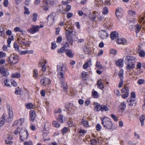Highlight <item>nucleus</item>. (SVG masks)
Returning a JSON list of instances; mask_svg holds the SVG:
<instances>
[{"instance_id":"f257e3e1","label":"nucleus","mask_w":145,"mask_h":145,"mask_svg":"<svg viewBox=\"0 0 145 145\" xmlns=\"http://www.w3.org/2000/svg\"><path fill=\"white\" fill-rule=\"evenodd\" d=\"M57 69L58 76L60 78L64 80L65 79V77L63 73L67 71L66 66L63 63H60L57 65Z\"/></svg>"},{"instance_id":"f03ea898","label":"nucleus","mask_w":145,"mask_h":145,"mask_svg":"<svg viewBox=\"0 0 145 145\" xmlns=\"http://www.w3.org/2000/svg\"><path fill=\"white\" fill-rule=\"evenodd\" d=\"M67 27H64V29L66 30L65 35L67 41L68 42L72 45L73 42V40L72 36V35L73 32V29L70 27H69L68 29L66 28Z\"/></svg>"},{"instance_id":"7ed1b4c3","label":"nucleus","mask_w":145,"mask_h":145,"mask_svg":"<svg viewBox=\"0 0 145 145\" xmlns=\"http://www.w3.org/2000/svg\"><path fill=\"white\" fill-rule=\"evenodd\" d=\"M101 123L105 128L108 129H113L112 123L110 119L107 117L104 118Z\"/></svg>"},{"instance_id":"20e7f679","label":"nucleus","mask_w":145,"mask_h":145,"mask_svg":"<svg viewBox=\"0 0 145 145\" xmlns=\"http://www.w3.org/2000/svg\"><path fill=\"white\" fill-rule=\"evenodd\" d=\"M28 135L29 133L25 128H23L21 129L20 137L21 141L24 142L27 138Z\"/></svg>"},{"instance_id":"39448f33","label":"nucleus","mask_w":145,"mask_h":145,"mask_svg":"<svg viewBox=\"0 0 145 145\" xmlns=\"http://www.w3.org/2000/svg\"><path fill=\"white\" fill-rule=\"evenodd\" d=\"M18 61V57L14 54H11L9 57L8 61L12 64L17 63Z\"/></svg>"},{"instance_id":"423d86ee","label":"nucleus","mask_w":145,"mask_h":145,"mask_svg":"<svg viewBox=\"0 0 145 145\" xmlns=\"http://www.w3.org/2000/svg\"><path fill=\"white\" fill-rule=\"evenodd\" d=\"M55 16V13L53 12L51 13L48 16L47 18V23L50 26L53 24Z\"/></svg>"},{"instance_id":"0eeeda50","label":"nucleus","mask_w":145,"mask_h":145,"mask_svg":"<svg viewBox=\"0 0 145 145\" xmlns=\"http://www.w3.org/2000/svg\"><path fill=\"white\" fill-rule=\"evenodd\" d=\"M40 29V26L39 25H33L29 29H27L28 32L31 34H33L38 31Z\"/></svg>"},{"instance_id":"6e6552de","label":"nucleus","mask_w":145,"mask_h":145,"mask_svg":"<svg viewBox=\"0 0 145 145\" xmlns=\"http://www.w3.org/2000/svg\"><path fill=\"white\" fill-rule=\"evenodd\" d=\"M52 3V2L50 0H44L43 1L44 10H48Z\"/></svg>"},{"instance_id":"1a4fd4ad","label":"nucleus","mask_w":145,"mask_h":145,"mask_svg":"<svg viewBox=\"0 0 145 145\" xmlns=\"http://www.w3.org/2000/svg\"><path fill=\"white\" fill-rule=\"evenodd\" d=\"M136 58L131 56H126L125 59L127 63H135L136 62Z\"/></svg>"},{"instance_id":"9d476101","label":"nucleus","mask_w":145,"mask_h":145,"mask_svg":"<svg viewBox=\"0 0 145 145\" xmlns=\"http://www.w3.org/2000/svg\"><path fill=\"white\" fill-rule=\"evenodd\" d=\"M99 35L100 37L103 39L107 38L108 35L107 32L103 30L100 31L99 32Z\"/></svg>"},{"instance_id":"9b49d317","label":"nucleus","mask_w":145,"mask_h":145,"mask_svg":"<svg viewBox=\"0 0 145 145\" xmlns=\"http://www.w3.org/2000/svg\"><path fill=\"white\" fill-rule=\"evenodd\" d=\"M36 116L35 112L31 110L29 112V120L30 121L33 122L35 120Z\"/></svg>"},{"instance_id":"f8f14e48","label":"nucleus","mask_w":145,"mask_h":145,"mask_svg":"<svg viewBox=\"0 0 145 145\" xmlns=\"http://www.w3.org/2000/svg\"><path fill=\"white\" fill-rule=\"evenodd\" d=\"M123 12V10L121 8H118L116 10L115 14L118 18L122 16Z\"/></svg>"},{"instance_id":"ddd939ff","label":"nucleus","mask_w":145,"mask_h":145,"mask_svg":"<svg viewBox=\"0 0 145 145\" xmlns=\"http://www.w3.org/2000/svg\"><path fill=\"white\" fill-rule=\"evenodd\" d=\"M116 42L118 44L125 45L127 44V41L125 38H122L117 39Z\"/></svg>"},{"instance_id":"4468645a","label":"nucleus","mask_w":145,"mask_h":145,"mask_svg":"<svg viewBox=\"0 0 145 145\" xmlns=\"http://www.w3.org/2000/svg\"><path fill=\"white\" fill-rule=\"evenodd\" d=\"M127 102L129 103L128 105L130 106H135L136 103L135 99L131 98H129L127 100Z\"/></svg>"},{"instance_id":"2eb2a0df","label":"nucleus","mask_w":145,"mask_h":145,"mask_svg":"<svg viewBox=\"0 0 145 145\" xmlns=\"http://www.w3.org/2000/svg\"><path fill=\"white\" fill-rule=\"evenodd\" d=\"M40 82L42 84L46 85V84H50V81L48 78L44 77L43 79L41 80Z\"/></svg>"},{"instance_id":"dca6fc26","label":"nucleus","mask_w":145,"mask_h":145,"mask_svg":"<svg viewBox=\"0 0 145 145\" xmlns=\"http://www.w3.org/2000/svg\"><path fill=\"white\" fill-rule=\"evenodd\" d=\"M0 73L2 74L3 76L5 77L7 76L9 74L8 71L5 70L4 67H0Z\"/></svg>"},{"instance_id":"f3484780","label":"nucleus","mask_w":145,"mask_h":145,"mask_svg":"<svg viewBox=\"0 0 145 145\" xmlns=\"http://www.w3.org/2000/svg\"><path fill=\"white\" fill-rule=\"evenodd\" d=\"M13 83H14V85H16V83L14 82V81L12 80H9L8 79H6L4 81L5 85L7 87L10 86L11 84H12Z\"/></svg>"},{"instance_id":"a211bd4d","label":"nucleus","mask_w":145,"mask_h":145,"mask_svg":"<svg viewBox=\"0 0 145 145\" xmlns=\"http://www.w3.org/2000/svg\"><path fill=\"white\" fill-rule=\"evenodd\" d=\"M24 39H20L18 38L17 40L18 41V42L20 44H23L25 46H27L29 45V42L27 41H25Z\"/></svg>"},{"instance_id":"6ab92c4d","label":"nucleus","mask_w":145,"mask_h":145,"mask_svg":"<svg viewBox=\"0 0 145 145\" xmlns=\"http://www.w3.org/2000/svg\"><path fill=\"white\" fill-rule=\"evenodd\" d=\"M99 13L95 11H93L92 14H90L89 17L92 21H94L96 17L98 16Z\"/></svg>"},{"instance_id":"aec40b11","label":"nucleus","mask_w":145,"mask_h":145,"mask_svg":"<svg viewBox=\"0 0 145 145\" xmlns=\"http://www.w3.org/2000/svg\"><path fill=\"white\" fill-rule=\"evenodd\" d=\"M94 107L96 111H101V105L97 102H95L93 103Z\"/></svg>"},{"instance_id":"412c9836","label":"nucleus","mask_w":145,"mask_h":145,"mask_svg":"<svg viewBox=\"0 0 145 145\" xmlns=\"http://www.w3.org/2000/svg\"><path fill=\"white\" fill-rule=\"evenodd\" d=\"M65 107L69 112L71 111V110L74 108V106L72 104L69 103L68 105H66Z\"/></svg>"},{"instance_id":"4be33fe9","label":"nucleus","mask_w":145,"mask_h":145,"mask_svg":"<svg viewBox=\"0 0 145 145\" xmlns=\"http://www.w3.org/2000/svg\"><path fill=\"white\" fill-rule=\"evenodd\" d=\"M126 107V104L125 102L121 103L119 106V108L121 112H123Z\"/></svg>"},{"instance_id":"5701e85b","label":"nucleus","mask_w":145,"mask_h":145,"mask_svg":"<svg viewBox=\"0 0 145 145\" xmlns=\"http://www.w3.org/2000/svg\"><path fill=\"white\" fill-rule=\"evenodd\" d=\"M91 65V59H90L88 61H87L84 64L83 68L84 69H87L88 68L90 67Z\"/></svg>"},{"instance_id":"b1692460","label":"nucleus","mask_w":145,"mask_h":145,"mask_svg":"<svg viewBox=\"0 0 145 145\" xmlns=\"http://www.w3.org/2000/svg\"><path fill=\"white\" fill-rule=\"evenodd\" d=\"M97 87L99 89H102L104 88V85L103 84L102 81L101 80H98L97 82Z\"/></svg>"},{"instance_id":"393cba45","label":"nucleus","mask_w":145,"mask_h":145,"mask_svg":"<svg viewBox=\"0 0 145 145\" xmlns=\"http://www.w3.org/2000/svg\"><path fill=\"white\" fill-rule=\"evenodd\" d=\"M82 124L86 128H88L89 127V123L86 120L83 119L81 121Z\"/></svg>"},{"instance_id":"a878e982","label":"nucleus","mask_w":145,"mask_h":145,"mask_svg":"<svg viewBox=\"0 0 145 145\" xmlns=\"http://www.w3.org/2000/svg\"><path fill=\"white\" fill-rule=\"evenodd\" d=\"M135 66V64L133 63H127L126 67L127 70H131Z\"/></svg>"},{"instance_id":"bb28decb","label":"nucleus","mask_w":145,"mask_h":145,"mask_svg":"<svg viewBox=\"0 0 145 145\" xmlns=\"http://www.w3.org/2000/svg\"><path fill=\"white\" fill-rule=\"evenodd\" d=\"M9 117L7 119V121L9 122L11 121V118L13 117V114L12 110H10V109H8Z\"/></svg>"},{"instance_id":"cd10ccee","label":"nucleus","mask_w":145,"mask_h":145,"mask_svg":"<svg viewBox=\"0 0 145 145\" xmlns=\"http://www.w3.org/2000/svg\"><path fill=\"white\" fill-rule=\"evenodd\" d=\"M110 36L111 39L114 40L118 36V34L117 32L114 31L111 33Z\"/></svg>"},{"instance_id":"c85d7f7f","label":"nucleus","mask_w":145,"mask_h":145,"mask_svg":"<svg viewBox=\"0 0 145 145\" xmlns=\"http://www.w3.org/2000/svg\"><path fill=\"white\" fill-rule=\"evenodd\" d=\"M66 54L69 57L72 58L73 56V55L71 51L70 50H67L65 51Z\"/></svg>"},{"instance_id":"c756f323","label":"nucleus","mask_w":145,"mask_h":145,"mask_svg":"<svg viewBox=\"0 0 145 145\" xmlns=\"http://www.w3.org/2000/svg\"><path fill=\"white\" fill-rule=\"evenodd\" d=\"M61 87L63 88L64 91H67V89L68 88V86L66 82H62L61 83Z\"/></svg>"},{"instance_id":"7c9ffc66","label":"nucleus","mask_w":145,"mask_h":145,"mask_svg":"<svg viewBox=\"0 0 145 145\" xmlns=\"http://www.w3.org/2000/svg\"><path fill=\"white\" fill-rule=\"evenodd\" d=\"M121 92L123 93H129V88L128 87L125 86L121 90Z\"/></svg>"},{"instance_id":"2f4dec72","label":"nucleus","mask_w":145,"mask_h":145,"mask_svg":"<svg viewBox=\"0 0 145 145\" xmlns=\"http://www.w3.org/2000/svg\"><path fill=\"white\" fill-rule=\"evenodd\" d=\"M12 77L19 78L21 77L20 74L17 72L12 73L11 74Z\"/></svg>"},{"instance_id":"473e14b6","label":"nucleus","mask_w":145,"mask_h":145,"mask_svg":"<svg viewBox=\"0 0 145 145\" xmlns=\"http://www.w3.org/2000/svg\"><path fill=\"white\" fill-rule=\"evenodd\" d=\"M5 116L3 114L0 119V126H2L3 125L5 120Z\"/></svg>"},{"instance_id":"72a5a7b5","label":"nucleus","mask_w":145,"mask_h":145,"mask_svg":"<svg viewBox=\"0 0 145 145\" xmlns=\"http://www.w3.org/2000/svg\"><path fill=\"white\" fill-rule=\"evenodd\" d=\"M38 76V72L37 70L34 69L33 71V77L35 79H37Z\"/></svg>"},{"instance_id":"f704fd0d","label":"nucleus","mask_w":145,"mask_h":145,"mask_svg":"<svg viewBox=\"0 0 145 145\" xmlns=\"http://www.w3.org/2000/svg\"><path fill=\"white\" fill-rule=\"evenodd\" d=\"M139 22L140 23H142V26L145 27V18L142 17L139 18Z\"/></svg>"},{"instance_id":"c9c22d12","label":"nucleus","mask_w":145,"mask_h":145,"mask_svg":"<svg viewBox=\"0 0 145 145\" xmlns=\"http://www.w3.org/2000/svg\"><path fill=\"white\" fill-rule=\"evenodd\" d=\"M21 131V129H20V127H18L14 131V133L15 135H17L18 134L20 135V132Z\"/></svg>"},{"instance_id":"e433bc0d","label":"nucleus","mask_w":145,"mask_h":145,"mask_svg":"<svg viewBox=\"0 0 145 145\" xmlns=\"http://www.w3.org/2000/svg\"><path fill=\"white\" fill-rule=\"evenodd\" d=\"M105 21L106 22H105L104 23H106L107 26H109L110 27L112 26V22L111 20H109L108 18H106L105 19Z\"/></svg>"},{"instance_id":"4c0bfd02","label":"nucleus","mask_w":145,"mask_h":145,"mask_svg":"<svg viewBox=\"0 0 145 145\" xmlns=\"http://www.w3.org/2000/svg\"><path fill=\"white\" fill-rule=\"evenodd\" d=\"M123 71L122 69L120 70L118 74V76L120 80H123Z\"/></svg>"},{"instance_id":"58836bf2","label":"nucleus","mask_w":145,"mask_h":145,"mask_svg":"<svg viewBox=\"0 0 145 145\" xmlns=\"http://www.w3.org/2000/svg\"><path fill=\"white\" fill-rule=\"evenodd\" d=\"M14 31L15 32H20L22 33V34L24 35V32H25V31H23L19 27H16L14 28Z\"/></svg>"},{"instance_id":"ea45409f","label":"nucleus","mask_w":145,"mask_h":145,"mask_svg":"<svg viewBox=\"0 0 145 145\" xmlns=\"http://www.w3.org/2000/svg\"><path fill=\"white\" fill-rule=\"evenodd\" d=\"M108 110V109L106 105H101V111H106Z\"/></svg>"},{"instance_id":"a19ab883","label":"nucleus","mask_w":145,"mask_h":145,"mask_svg":"<svg viewBox=\"0 0 145 145\" xmlns=\"http://www.w3.org/2000/svg\"><path fill=\"white\" fill-rule=\"evenodd\" d=\"M57 120L61 123H62L63 122V116L61 115H59L58 116Z\"/></svg>"},{"instance_id":"79ce46f5","label":"nucleus","mask_w":145,"mask_h":145,"mask_svg":"<svg viewBox=\"0 0 145 145\" xmlns=\"http://www.w3.org/2000/svg\"><path fill=\"white\" fill-rule=\"evenodd\" d=\"M13 46L16 51L18 52L20 51L19 45L16 42H14V43Z\"/></svg>"},{"instance_id":"37998d69","label":"nucleus","mask_w":145,"mask_h":145,"mask_svg":"<svg viewBox=\"0 0 145 145\" xmlns=\"http://www.w3.org/2000/svg\"><path fill=\"white\" fill-rule=\"evenodd\" d=\"M14 39L13 36H11V37L8 38L7 40V42L8 43V46L9 47H10V44L11 42V41Z\"/></svg>"},{"instance_id":"c03bdc74","label":"nucleus","mask_w":145,"mask_h":145,"mask_svg":"<svg viewBox=\"0 0 145 145\" xmlns=\"http://www.w3.org/2000/svg\"><path fill=\"white\" fill-rule=\"evenodd\" d=\"M145 118V116L144 115H141L140 118V120L141 122V125L142 126L144 125V121Z\"/></svg>"},{"instance_id":"a18cd8bd","label":"nucleus","mask_w":145,"mask_h":145,"mask_svg":"<svg viewBox=\"0 0 145 145\" xmlns=\"http://www.w3.org/2000/svg\"><path fill=\"white\" fill-rule=\"evenodd\" d=\"M123 61L121 59H119L116 62L117 65L118 66H121L123 65Z\"/></svg>"},{"instance_id":"49530a36","label":"nucleus","mask_w":145,"mask_h":145,"mask_svg":"<svg viewBox=\"0 0 145 145\" xmlns=\"http://www.w3.org/2000/svg\"><path fill=\"white\" fill-rule=\"evenodd\" d=\"M52 124L54 126L57 128H59L60 126V124L56 121H54Z\"/></svg>"},{"instance_id":"de8ad7c7","label":"nucleus","mask_w":145,"mask_h":145,"mask_svg":"<svg viewBox=\"0 0 145 145\" xmlns=\"http://www.w3.org/2000/svg\"><path fill=\"white\" fill-rule=\"evenodd\" d=\"M37 14L35 13L33 14V16L32 17L33 21L35 22L37 20Z\"/></svg>"},{"instance_id":"09e8293b","label":"nucleus","mask_w":145,"mask_h":145,"mask_svg":"<svg viewBox=\"0 0 145 145\" xmlns=\"http://www.w3.org/2000/svg\"><path fill=\"white\" fill-rule=\"evenodd\" d=\"M128 14L132 16H134L136 15V12L135 11L132 10H129L128 12Z\"/></svg>"},{"instance_id":"8fccbe9b","label":"nucleus","mask_w":145,"mask_h":145,"mask_svg":"<svg viewBox=\"0 0 145 145\" xmlns=\"http://www.w3.org/2000/svg\"><path fill=\"white\" fill-rule=\"evenodd\" d=\"M69 130V129L68 127H64L61 129L62 133L64 134L66 133Z\"/></svg>"},{"instance_id":"3c124183","label":"nucleus","mask_w":145,"mask_h":145,"mask_svg":"<svg viewBox=\"0 0 145 145\" xmlns=\"http://www.w3.org/2000/svg\"><path fill=\"white\" fill-rule=\"evenodd\" d=\"M108 12V8L105 7H104L102 13L103 14H107Z\"/></svg>"},{"instance_id":"603ef678","label":"nucleus","mask_w":145,"mask_h":145,"mask_svg":"<svg viewBox=\"0 0 145 145\" xmlns=\"http://www.w3.org/2000/svg\"><path fill=\"white\" fill-rule=\"evenodd\" d=\"M92 95L95 98H97L99 97V95L97 92L96 91H92Z\"/></svg>"},{"instance_id":"864d4df0","label":"nucleus","mask_w":145,"mask_h":145,"mask_svg":"<svg viewBox=\"0 0 145 145\" xmlns=\"http://www.w3.org/2000/svg\"><path fill=\"white\" fill-rule=\"evenodd\" d=\"M136 29H135V32L136 33H138L139 32L140 30L141 29V27L140 25L137 24L135 26Z\"/></svg>"},{"instance_id":"5fc2aeb1","label":"nucleus","mask_w":145,"mask_h":145,"mask_svg":"<svg viewBox=\"0 0 145 145\" xmlns=\"http://www.w3.org/2000/svg\"><path fill=\"white\" fill-rule=\"evenodd\" d=\"M24 8L25 10L24 13L26 14H30V12L29 11V9L28 8H27L25 6H24Z\"/></svg>"},{"instance_id":"6e6d98bb","label":"nucleus","mask_w":145,"mask_h":145,"mask_svg":"<svg viewBox=\"0 0 145 145\" xmlns=\"http://www.w3.org/2000/svg\"><path fill=\"white\" fill-rule=\"evenodd\" d=\"M47 63V62L46 61L42 60H41L39 63V66L41 67L42 66L44 65Z\"/></svg>"},{"instance_id":"4d7b16f0","label":"nucleus","mask_w":145,"mask_h":145,"mask_svg":"<svg viewBox=\"0 0 145 145\" xmlns=\"http://www.w3.org/2000/svg\"><path fill=\"white\" fill-rule=\"evenodd\" d=\"M26 107L27 108L31 109L33 108L34 105L31 103H29L26 105Z\"/></svg>"},{"instance_id":"13d9d810","label":"nucleus","mask_w":145,"mask_h":145,"mask_svg":"<svg viewBox=\"0 0 145 145\" xmlns=\"http://www.w3.org/2000/svg\"><path fill=\"white\" fill-rule=\"evenodd\" d=\"M33 142L31 140H29L28 141H25L24 143V145H33Z\"/></svg>"},{"instance_id":"bf43d9fd","label":"nucleus","mask_w":145,"mask_h":145,"mask_svg":"<svg viewBox=\"0 0 145 145\" xmlns=\"http://www.w3.org/2000/svg\"><path fill=\"white\" fill-rule=\"evenodd\" d=\"M21 93V90L19 87L17 88L16 89V91L15 92V93L16 94H20Z\"/></svg>"},{"instance_id":"052dcab7","label":"nucleus","mask_w":145,"mask_h":145,"mask_svg":"<svg viewBox=\"0 0 145 145\" xmlns=\"http://www.w3.org/2000/svg\"><path fill=\"white\" fill-rule=\"evenodd\" d=\"M88 74V72L83 71L81 74V76L82 78H84L86 77Z\"/></svg>"},{"instance_id":"680f3d73","label":"nucleus","mask_w":145,"mask_h":145,"mask_svg":"<svg viewBox=\"0 0 145 145\" xmlns=\"http://www.w3.org/2000/svg\"><path fill=\"white\" fill-rule=\"evenodd\" d=\"M110 0H102V3L105 5H109Z\"/></svg>"},{"instance_id":"e2e57ef3","label":"nucleus","mask_w":145,"mask_h":145,"mask_svg":"<svg viewBox=\"0 0 145 145\" xmlns=\"http://www.w3.org/2000/svg\"><path fill=\"white\" fill-rule=\"evenodd\" d=\"M139 54L141 57H144L145 56V52L143 50H140L139 52Z\"/></svg>"},{"instance_id":"0e129e2a","label":"nucleus","mask_w":145,"mask_h":145,"mask_svg":"<svg viewBox=\"0 0 145 145\" xmlns=\"http://www.w3.org/2000/svg\"><path fill=\"white\" fill-rule=\"evenodd\" d=\"M144 80L142 79H139L137 81V83L139 85L143 84L144 82Z\"/></svg>"},{"instance_id":"69168bd1","label":"nucleus","mask_w":145,"mask_h":145,"mask_svg":"<svg viewBox=\"0 0 145 145\" xmlns=\"http://www.w3.org/2000/svg\"><path fill=\"white\" fill-rule=\"evenodd\" d=\"M96 128L97 131H100L101 129V126L99 124H97L96 125Z\"/></svg>"},{"instance_id":"338daca9","label":"nucleus","mask_w":145,"mask_h":145,"mask_svg":"<svg viewBox=\"0 0 145 145\" xmlns=\"http://www.w3.org/2000/svg\"><path fill=\"white\" fill-rule=\"evenodd\" d=\"M110 116L112 118V119L116 121H118V119L116 116L113 114H112L110 115Z\"/></svg>"},{"instance_id":"774afa93","label":"nucleus","mask_w":145,"mask_h":145,"mask_svg":"<svg viewBox=\"0 0 145 145\" xmlns=\"http://www.w3.org/2000/svg\"><path fill=\"white\" fill-rule=\"evenodd\" d=\"M3 5L5 7H8L9 2L8 0H5L3 3Z\"/></svg>"}]
</instances>
